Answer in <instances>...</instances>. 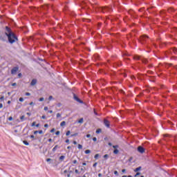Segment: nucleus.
Instances as JSON below:
<instances>
[{
	"instance_id": "f257e3e1",
	"label": "nucleus",
	"mask_w": 177,
	"mask_h": 177,
	"mask_svg": "<svg viewBox=\"0 0 177 177\" xmlns=\"http://www.w3.org/2000/svg\"><path fill=\"white\" fill-rule=\"evenodd\" d=\"M5 35L8 36V42H10V44H15V42L17 41V37H16L14 33L8 34V32H5Z\"/></svg>"
},
{
	"instance_id": "f03ea898",
	"label": "nucleus",
	"mask_w": 177,
	"mask_h": 177,
	"mask_svg": "<svg viewBox=\"0 0 177 177\" xmlns=\"http://www.w3.org/2000/svg\"><path fill=\"white\" fill-rule=\"evenodd\" d=\"M147 39H149V37L146 36V35H142L140 37V44H145L146 41H147Z\"/></svg>"
},
{
	"instance_id": "7ed1b4c3",
	"label": "nucleus",
	"mask_w": 177,
	"mask_h": 177,
	"mask_svg": "<svg viewBox=\"0 0 177 177\" xmlns=\"http://www.w3.org/2000/svg\"><path fill=\"white\" fill-rule=\"evenodd\" d=\"M62 175H64V176H66V177H71V171H68V170H64L63 172H62Z\"/></svg>"
},
{
	"instance_id": "20e7f679",
	"label": "nucleus",
	"mask_w": 177,
	"mask_h": 177,
	"mask_svg": "<svg viewBox=\"0 0 177 177\" xmlns=\"http://www.w3.org/2000/svg\"><path fill=\"white\" fill-rule=\"evenodd\" d=\"M19 71V67L15 66L11 70V74L15 75Z\"/></svg>"
},
{
	"instance_id": "39448f33",
	"label": "nucleus",
	"mask_w": 177,
	"mask_h": 177,
	"mask_svg": "<svg viewBox=\"0 0 177 177\" xmlns=\"http://www.w3.org/2000/svg\"><path fill=\"white\" fill-rule=\"evenodd\" d=\"M104 124L105 125V127H106V128H110V122L107 120H104Z\"/></svg>"
},
{
	"instance_id": "423d86ee",
	"label": "nucleus",
	"mask_w": 177,
	"mask_h": 177,
	"mask_svg": "<svg viewBox=\"0 0 177 177\" xmlns=\"http://www.w3.org/2000/svg\"><path fill=\"white\" fill-rule=\"evenodd\" d=\"M73 99L76 100V102H78V103H82V100H81L75 94L73 95Z\"/></svg>"
},
{
	"instance_id": "0eeeda50",
	"label": "nucleus",
	"mask_w": 177,
	"mask_h": 177,
	"mask_svg": "<svg viewBox=\"0 0 177 177\" xmlns=\"http://www.w3.org/2000/svg\"><path fill=\"white\" fill-rule=\"evenodd\" d=\"M6 32L8 34H13V32H12V30L8 26H6Z\"/></svg>"
},
{
	"instance_id": "6e6552de",
	"label": "nucleus",
	"mask_w": 177,
	"mask_h": 177,
	"mask_svg": "<svg viewBox=\"0 0 177 177\" xmlns=\"http://www.w3.org/2000/svg\"><path fill=\"white\" fill-rule=\"evenodd\" d=\"M138 151H139V153H143L145 151V148H143V147H138Z\"/></svg>"
},
{
	"instance_id": "1a4fd4ad",
	"label": "nucleus",
	"mask_w": 177,
	"mask_h": 177,
	"mask_svg": "<svg viewBox=\"0 0 177 177\" xmlns=\"http://www.w3.org/2000/svg\"><path fill=\"white\" fill-rule=\"evenodd\" d=\"M37 84V80L36 79H33L32 80V82H30V86H34V85H36Z\"/></svg>"
},
{
	"instance_id": "9d476101",
	"label": "nucleus",
	"mask_w": 177,
	"mask_h": 177,
	"mask_svg": "<svg viewBox=\"0 0 177 177\" xmlns=\"http://www.w3.org/2000/svg\"><path fill=\"white\" fill-rule=\"evenodd\" d=\"M59 149V145H55V147L53 149V151L55 153Z\"/></svg>"
},
{
	"instance_id": "9b49d317",
	"label": "nucleus",
	"mask_w": 177,
	"mask_h": 177,
	"mask_svg": "<svg viewBox=\"0 0 177 177\" xmlns=\"http://www.w3.org/2000/svg\"><path fill=\"white\" fill-rule=\"evenodd\" d=\"M140 169H142V167H138L136 169H135L134 171L138 172V171H140Z\"/></svg>"
},
{
	"instance_id": "f8f14e48",
	"label": "nucleus",
	"mask_w": 177,
	"mask_h": 177,
	"mask_svg": "<svg viewBox=\"0 0 177 177\" xmlns=\"http://www.w3.org/2000/svg\"><path fill=\"white\" fill-rule=\"evenodd\" d=\"M64 125H66V122L63 121L60 123V127H64Z\"/></svg>"
},
{
	"instance_id": "ddd939ff",
	"label": "nucleus",
	"mask_w": 177,
	"mask_h": 177,
	"mask_svg": "<svg viewBox=\"0 0 177 177\" xmlns=\"http://www.w3.org/2000/svg\"><path fill=\"white\" fill-rule=\"evenodd\" d=\"M109 10V8L106 7L102 10L103 13H104V12H107Z\"/></svg>"
},
{
	"instance_id": "4468645a",
	"label": "nucleus",
	"mask_w": 177,
	"mask_h": 177,
	"mask_svg": "<svg viewBox=\"0 0 177 177\" xmlns=\"http://www.w3.org/2000/svg\"><path fill=\"white\" fill-rule=\"evenodd\" d=\"M119 150L118 149H115L114 151H113V154H118V153H119Z\"/></svg>"
},
{
	"instance_id": "2eb2a0df",
	"label": "nucleus",
	"mask_w": 177,
	"mask_h": 177,
	"mask_svg": "<svg viewBox=\"0 0 177 177\" xmlns=\"http://www.w3.org/2000/svg\"><path fill=\"white\" fill-rule=\"evenodd\" d=\"M64 158H66V156H61L59 157V160H61V161H63V160H64Z\"/></svg>"
},
{
	"instance_id": "dca6fc26",
	"label": "nucleus",
	"mask_w": 177,
	"mask_h": 177,
	"mask_svg": "<svg viewBox=\"0 0 177 177\" xmlns=\"http://www.w3.org/2000/svg\"><path fill=\"white\" fill-rule=\"evenodd\" d=\"M23 143H24V145H25L26 146H28V145H30V144L28 143V142H27V141H26V140L23 141Z\"/></svg>"
},
{
	"instance_id": "f3484780",
	"label": "nucleus",
	"mask_w": 177,
	"mask_h": 177,
	"mask_svg": "<svg viewBox=\"0 0 177 177\" xmlns=\"http://www.w3.org/2000/svg\"><path fill=\"white\" fill-rule=\"evenodd\" d=\"M85 154H89L91 153V150L87 149L84 151Z\"/></svg>"
},
{
	"instance_id": "a211bd4d",
	"label": "nucleus",
	"mask_w": 177,
	"mask_h": 177,
	"mask_svg": "<svg viewBox=\"0 0 177 177\" xmlns=\"http://www.w3.org/2000/svg\"><path fill=\"white\" fill-rule=\"evenodd\" d=\"M78 122H79L80 124H82V122H84V119H83V118H80V119L79 120Z\"/></svg>"
},
{
	"instance_id": "6ab92c4d",
	"label": "nucleus",
	"mask_w": 177,
	"mask_h": 177,
	"mask_svg": "<svg viewBox=\"0 0 177 177\" xmlns=\"http://www.w3.org/2000/svg\"><path fill=\"white\" fill-rule=\"evenodd\" d=\"M94 158H95V160H97V158H99V153L95 154Z\"/></svg>"
},
{
	"instance_id": "aec40b11",
	"label": "nucleus",
	"mask_w": 177,
	"mask_h": 177,
	"mask_svg": "<svg viewBox=\"0 0 177 177\" xmlns=\"http://www.w3.org/2000/svg\"><path fill=\"white\" fill-rule=\"evenodd\" d=\"M20 120H21V122H23V121H24V115L21 116Z\"/></svg>"
},
{
	"instance_id": "412c9836",
	"label": "nucleus",
	"mask_w": 177,
	"mask_h": 177,
	"mask_svg": "<svg viewBox=\"0 0 177 177\" xmlns=\"http://www.w3.org/2000/svg\"><path fill=\"white\" fill-rule=\"evenodd\" d=\"M100 132H102V129H98L96 130V133H100Z\"/></svg>"
},
{
	"instance_id": "4be33fe9",
	"label": "nucleus",
	"mask_w": 177,
	"mask_h": 177,
	"mask_svg": "<svg viewBox=\"0 0 177 177\" xmlns=\"http://www.w3.org/2000/svg\"><path fill=\"white\" fill-rule=\"evenodd\" d=\"M77 149H79L80 150H81V149H82V146L81 145V144H79L77 145Z\"/></svg>"
},
{
	"instance_id": "5701e85b",
	"label": "nucleus",
	"mask_w": 177,
	"mask_h": 177,
	"mask_svg": "<svg viewBox=\"0 0 177 177\" xmlns=\"http://www.w3.org/2000/svg\"><path fill=\"white\" fill-rule=\"evenodd\" d=\"M78 136V133H75L74 134L71 135V138L74 137V136Z\"/></svg>"
},
{
	"instance_id": "b1692460",
	"label": "nucleus",
	"mask_w": 177,
	"mask_h": 177,
	"mask_svg": "<svg viewBox=\"0 0 177 177\" xmlns=\"http://www.w3.org/2000/svg\"><path fill=\"white\" fill-rule=\"evenodd\" d=\"M60 117H62V114L59 113H57V118H60Z\"/></svg>"
},
{
	"instance_id": "393cba45",
	"label": "nucleus",
	"mask_w": 177,
	"mask_h": 177,
	"mask_svg": "<svg viewBox=\"0 0 177 177\" xmlns=\"http://www.w3.org/2000/svg\"><path fill=\"white\" fill-rule=\"evenodd\" d=\"M45 100V98L41 97L39 99V102H44Z\"/></svg>"
},
{
	"instance_id": "a878e982",
	"label": "nucleus",
	"mask_w": 177,
	"mask_h": 177,
	"mask_svg": "<svg viewBox=\"0 0 177 177\" xmlns=\"http://www.w3.org/2000/svg\"><path fill=\"white\" fill-rule=\"evenodd\" d=\"M70 133H71V131H68L66 132V136H68L70 135Z\"/></svg>"
},
{
	"instance_id": "bb28decb",
	"label": "nucleus",
	"mask_w": 177,
	"mask_h": 177,
	"mask_svg": "<svg viewBox=\"0 0 177 177\" xmlns=\"http://www.w3.org/2000/svg\"><path fill=\"white\" fill-rule=\"evenodd\" d=\"M119 146L118 145H113V149H118Z\"/></svg>"
},
{
	"instance_id": "cd10ccee",
	"label": "nucleus",
	"mask_w": 177,
	"mask_h": 177,
	"mask_svg": "<svg viewBox=\"0 0 177 177\" xmlns=\"http://www.w3.org/2000/svg\"><path fill=\"white\" fill-rule=\"evenodd\" d=\"M8 121H13V117L10 116L8 118Z\"/></svg>"
},
{
	"instance_id": "c85d7f7f",
	"label": "nucleus",
	"mask_w": 177,
	"mask_h": 177,
	"mask_svg": "<svg viewBox=\"0 0 177 177\" xmlns=\"http://www.w3.org/2000/svg\"><path fill=\"white\" fill-rule=\"evenodd\" d=\"M38 133L42 135V133H44V131L42 130L38 131Z\"/></svg>"
},
{
	"instance_id": "c756f323",
	"label": "nucleus",
	"mask_w": 177,
	"mask_h": 177,
	"mask_svg": "<svg viewBox=\"0 0 177 177\" xmlns=\"http://www.w3.org/2000/svg\"><path fill=\"white\" fill-rule=\"evenodd\" d=\"M104 158H106V159L109 158V155L108 154H105L104 156Z\"/></svg>"
},
{
	"instance_id": "7c9ffc66",
	"label": "nucleus",
	"mask_w": 177,
	"mask_h": 177,
	"mask_svg": "<svg viewBox=\"0 0 177 177\" xmlns=\"http://www.w3.org/2000/svg\"><path fill=\"white\" fill-rule=\"evenodd\" d=\"M97 165V162H95V163H94V164L93 165V167L94 168H96Z\"/></svg>"
},
{
	"instance_id": "2f4dec72",
	"label": "nucleus",
	"mask_w": 177,
	"mask_h": 177,
	"mask_svg": "<svg viewBox=\"0 0 177 177\" xmlns=\"http://www.w3.org/2000/svg\"><path fill=\"white\" fill-rule=\"evenodd\" d=\"M19 100V102H24V99L23 97H20Z\"/></svg>"
},
{
	"instance_id": "473e14b6",
	"label": "nucleus",
	"mask_w": 177,
	"mask_h": 177,
	"mask_svg": "<svg viewBox=\"0 0 177 177\" xmlns=\"http://www.w3.org/2000/svg\"><path fill=\"white\" fill-rule=\"evenodd\" d=\"M114 175H116V176H118V171H114Z\"/></svg>"
},
{
	"instance_id": "72a5a7b5",
	"label": "nucleus",
	"mask_w": 177,
	"mask_h": 177,
	"mask_svg": "<svg viewBox=\"0 0 177 177\" xmlns=\"http://www.w3.org/2000/svg\"><path fill=\"white\" fill-rule=\"evenodd\" d=\"M53 99V97L52 95H50L48 97V100H52Z\"/></svg>"
},
{
	"instance_id": "f704fd0d",
	"label": "nucleus",
	"mask_w": 177,
	"mask_h": 177,
	"mask_svg": "<svg viewBox=\"0 0 177 177\" xmlns=\"http://www.w3.org/2000/svg\"><path fill=\"white\" fill-rule=\"evenodd\" d=\"M31 95V93H25V95L26 96H30Z\"/></svg>"
},
{
	"instance_id": "c9c22d12",
	"label": "nucleus",
	"mask_w": 177,
	"mask_h": 177,
	"mask_svg": "<svg viewBox=\"0 0 177 177\" xmlns=\"http://www.w3.org/2000/svg\"><path fill=\"white\" fill-rule=\"evenodd\" d=\"M55 135H60V131H56Z\"/></svg>"
},
{
	"instance_id": "e433bc0d",
	"label": "nucleus",
	"mask_w": 177,
	"mask_h": 177,
	"mask_svg": "<svg viewBox=\"0 0 177 177\" xmlns=\"http://www.w3.org/2000/svg\"><path fill=\"white\" fill-rule=\"evenodd\" d=\"M139 175H140V172H137L135 176H139Z\"/></svg>"
},
{
	"instance_id": "4c0bfd02",
	"label": "nucleus",
	"mask_w": 177,
	"mask_h": 177,
	"mask_svg": "<svg viewBox=\"0 0 177 177\" xmlns=\"http://www.w3.org/2000/svg\"><path fill=\"white\" fill-rule=\"evenodd\" d=\"M93 142H96V140H97V138H96V137H94V138H93Z\"/></svg>"
},
{
	"instance_id": "58836bf2",
	"label": "nucleus",
	"mask_w": 177,
	"mask_h": 177,
	"mask_svg": "<svg viewBox=\"0 0 177 177\" xmlns=\"http://www.w3.org/2000/svg\"><path fill=\"white\" fill-rule=\"evenodd\" d=\"M122 172L123 174H125V172H127V170H126L125 169H123L122 170Z\"/></svg>"
},
{
	"instance_id": "ea45409f",
	"label": "nucleus",
	"mask_w": 177,
	"mask_h": 177,
	"mask_svg": "<svg viewBox=\"0 0 177 177\" xmlns=\"http://www.w3.org/2000/svg\"><path fill=\"white\" fill-rule=\"evenodd\" d=\"M31 127H35V122H33L31 124Z\"/></svg>"
},
{
	"instance_id": "a19ab883",
	"label": "nucleus",
	"mask_w": 177,
	"mask_h": 177,
	"mask_svg": "<svg viewBox=\"0 0 177 177\" xmlns=\"http://www.w3.org/2000/svg\"><path fill=\"white\" fill-rule=\"evenodd\" d=\"M4 99H5V97H3V96H1V97H0V100H4Z\"/></svg>"
},
{
	"instance_id": "79ce46f5",
	"label": "nucleus",
	"mask_w": 177,
	"mask_h": 177,
	"mask_svg": "<svg viewBox=\"0 0 177 177\" xmlns=\"http://www.w3.org/2000/svg\"><path fill=\"white\" fill-rule=\"evenodd\" d=\"M48 106H45V107H44V111H48Z\"/></svg>"
},
{
	"instance_id": "37998d69",
	"label": "nucleus",
	"mask_w": 177,
	"mask_h": 177,
	"mask_svg": "<svg viewBox=\"0 0 177 177\" xmlns=\"http://www.w3.org/2000/svg\"><path fill=\"white\" fill-rule=\"evenodd\" d=\"M41 118H42V120H45L46 118V115H42Z\"/></svg>"
},
{
	"instance_id": "c03bdc74",
	"label": "nucleus",
	"mask_w": 177,
	"mask_h": 177,
	"mask_svg": "<svg viewBox=\"0 0 177 177\" xmlns=\"http://www.w3.org/2000/svg\"><path fill=\"white\" fill-rule=\"evenodd\" d=\"M16 85H17V83H12V86H16Z\"/></svg>"
},
{
	"instance_id": "a18cd8bd",
	"label": "nucleus",
	"mask_w": 177,
	"mask_h": 177,
	"mask_svg": "<svg viewBox=\"0 0 177 177\" xmlns=\"http://www.w3.org/2000/svg\"><path fill=\"white\" fill-rule=\"evenodd\" d=\"M49 125L48 124H44V128H48Z\"/></svg>"
},
{
	"instance_id": "49530a36",
	"label": "nucleus",
	"mask_w": 177,
	"mask_h": 177,
	"mask_svg": "<svg viewBox=\"0 0 177 177\" xmlns=\"http://www.w3.org/2000/svg\"><path fill=\"white\" fill-rule=\"evenodd\" d=\"M51 160H52V159H50V158H47L46 159L47 162H49V161H51Z\"/></svg>"
},
{
	"instance_id": "de8ad7c7",
	"label": "nucleus",
	"mask_w": 177,
	"mask_h": 177,
	"mask_svg": "<svg viewBox=\"0 0 177 177\" xmlns=\"http://www.w3.org/2000/svg\"><path fill=\"white\" fill-rule=\"evenodd\" d=\"M173 52H174V53H176V52H177L176 48L173 49Z\"/></svg>"
},
{
	"instance_id": "09e8293b",
	"label": "nucleus",
	"mask_w": 177,
	"mask_h": 177,
	"mask_svg": "<svg viewBox=\"0 0 177 177\" xmlns=\"http://www.w3.org/2000/svg\"><path fill=\"white\" fill-rule=\"evenodd\" d=\"M66 143H70V140H68V139H67V140H66Z\"/></svg>"
},
{
	"instance_id": "8fccbe9b",
	"label": "nucleus",
	"mask_w": 177,
	"mask_h": 177,
	"mask_svg": "<svg viewBox=\"0 0 177 177\" xmlns=\"http://www.w3.org/2000/svg\"><path fill=\"white\" fill-rule=\"evenodd\" d=\"M86 136V138H91V134H87Z\"/></svg>"
},
{
	"instance_id": "3c124183",
	"label": "nucleus",
	"mask_w": 177,
	"mask_h": 177,
	"mask_svg": "<svg viewBox=\"0 0 177 177\" xmlns=\"http://www.w3.org/2000/svg\"><path fill=\"white\" fill-rule=\"evenodd\" d=\"M75 174H79L78 169L75 170Z\"/></svg>"
},
{
	"instance_id": "603ef678",
	"label": "nucleus",
	"mask_w": 177,
	"mask_h": 177,
	"mask_svg": "<svg viewBox=\"0 0 177 177\" xmlns=\"http://www.w3.org/2000/svg\"><path fill=\"white\" fill-rule=\"evenodd\" d=\"M48 141L50 142L53 141V140H52V138H49V139L48 140Z\"/></svg>"
},
{
	"instance_id": "864d4df0",
	"label": "nucleus",
	"mask_w": 177,
	"mask_h": 177,
	"mask_svg": "<svg viewBox=\"0 0 177 177\" xmlns=\"http://www.w3.org/2000/svg\"><path fill=\"white\" fill-rule=\"evenodd\" d=\"M2 107H3V104H0V109H2Z\"/></svg>"
},
{
	"instance_id": "5fc2aeb1",
	"label": "nucleus",
	"mask_w": 177,
	"mask_h": 177,
	"mask_svg": "<svg viewBox=\"0 0 177 177\" xmlns=\"http://www.w3.org/2000/svg\"><path fill=\"white\" fill-rule=\"evenodd\" d=\"M30 138H31V139H34V138H35L34 135H31Z\"/></svg>"
},
{
	"instance_id": "6e6d98bb",
	"label": "nucleus",
	"mask_w": 177,
	"mask_h": 177,
	"mask_svg": "<svg viewBox=\"0 0 177 177\" xmlns=\"http://www.w3.org/2000/svg\"><path fill=\"white\" fill-rule=\"evenodd\" d=\"M108 145L109 146H113V144H111V142H109Z\"/></svg>"
},
{
	"instance_id": "4d7b16f0",
	"label": "nucleus",
	"mask_w": 177,
	"mask_h": 177,
	"mask_svg": "<svg viewBox=\"0 0 177 177\" xmlns=\"http://www.w3.org/2000/svg\"><path fill=\"white\" fill-rule=\"evenodd\" d=\"M50 132H51V133H52V132H55V129H51V130H50Z\"/></svg>"
},
{
	"instance_id": "13d9d810",
	"label": "nucleus",
	"mask_w": 177,
	"mask_h": 177,
	"mask_svg": "<svg viewBox=\"0 0 177 177\" xmlns=\"http://www.w3.org/2000/svg\"><path fill=\"white\" fill-rule=\"evenodd\" d=\"M48 113H50V114H52V113H53V111H48Z\"/></svg>"
},
{
	"instance_id": "bf43d9fd",
	"label": "nucleus",
	"mask_w": 177,
	"mask_h": 177,
	"mask_svg": "<svg viewBox=\"0 0 177 177\" xmlns=\"http://www.w3.org/2000/svg\"><path fill=\"white\" fill-rule=\"evenodd\" d=\"M29 104H30V106H32V104H34V102H32Z\"/></svg>"
},
{
	"instance_id": "052dcab7",
	"label": "nucleus",
	"mask_w": 177,
	"mask_h": 177,
	"mask_svg": "<svg viewBox=\"0 0 177 177\" xmlns=\"http://www.w3.org/2000/svg\"><path fill=\"white\" fill-rule=\"evenodd\" d=\"M73 162L74 164H77V160H73Z\"/></svg>"
},
{
	"instance_id": "680f3d73",
	"label": "nucleus",
	"mask_w": 177,
	"mask_h": 177,
	"mask_svg": "<svg viewBox=\"0 0 177 177\" xmlns=\"http://www.w3.org/2000/svg\"><path fill=\"white\" fill-rule=\"evenodd\" d=\"M35 127H37V128H38V127H39V124H37L35 125Z\"/></svg>"
},
{
	"instance_id": "e2e57ef3",
	"label": "nucleus",
	"mask_w": 177,
	"mask_h": 177,
	"mask_svg": "<svg viewBox=\"0 0 177 177\" xmlns=\"http://www.w3.org/2000/svg\"><path fill=\"white\" fill-rule=\"evenodd\" d=\"M73 145H77V141H73Z\"/></svg>"
},
{
	"instance_id": "0e129e2a",
	"label": "nucleus",
	"mask_w": 177,
	"mask_h": 177,
	"mask_svg": "<svg viewBox=\"0 0 177 177\" xmlns=\"http://www.w3.org/2000/svg\"><path fill=\"white\" fill-rule=\"evenodd\" d=\"M34 133H35V135L37 134V133H38V131H35L34 132Z\"/></svg>"
},
{
	"instance_id": "69168bd1",
	"label": "nucleus",
	"mask_w": 177,
	"mask_h": 177,
	"mask_svg": "<svg viewBox=\"0 0 177 177\" xmlns=\"http://www.w3.org/2000/svg\"><path fill=\"white\" fill-rule=\"evenodd\" d=\"M27 115H31V113H27Z\"/></svg>"
},
{
	"instance_id": "338daca9",
	"label": "nucleus",
	"mask_w": 177,
	"mask_h": 177,
	"mask_svg": "<svg viewBox=\"0 0 177 177\" xmlns=\"http://www.w3.org/2000/svg\"><path fill=\"white\" fill-rule=\"evenodd\" d=\"M18 77H21V73H19Z\"/></svg>"
},
{
	"instance_id": "774afa93",
	"label": "nucleus",
	"mask_w": 177,
	"mask_h": 177,
	"mask_svg": "<svg viewBox=\"0 0 177 177\" xmlns=\"http://www.w3.org/2000/svg\"><path fill=\"white\" fill-rule=\"evenodd\" d=\"M82 165H86V162H83Z\"/></svg>"
}]
</instances>
